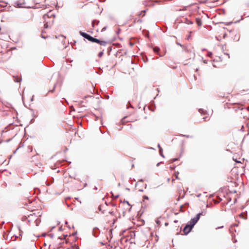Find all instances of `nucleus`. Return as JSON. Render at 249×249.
Here are the masks:
<instances>
[{
  "mask_svg": "<svg viewBox=\"0 0 249 249\" xmlns=\"http://www.w3.org/2000/svg\"><path fill=\"white\" fill-rule=\"evenodd\" d=\"M41 213L40 210H35L32 211L28 215L27 217L26 216L23 217L22 220L27 219L29 223H35V225L37 226L41 221Z\"/></svg>",
  "mask_w": 249,
  "mask_h": 249,
  "instance_id": "obj_1",
  "label": "nucleus"
},
{
  "mask_svg": "<svg viewBox=\"0 0 249 249\" xmlns=\"http://www.w3.org/2000/svg\"><path fill=\"white\" fill-rule=\"evenodd\" d=\"M203 213H198L194 218L191 219L189 224L186 225L183 229V232L185 234H188L190 232L194 226L197 223L200 218L201 215H204Z\"/></svg>",
  "mask_w": 249,
  "mask_h": 249,
  "instance_id": "obj_2",
  "label": "nucleus"
},
{
  "mask_svg": "<svg viewBox=\"0 0 249 249\" xmlns=\"http://www.w3.org/2000/svg\"><path fill=\"white\" fill-rule=\"evenodd\" d=\"M79 34L80 35L82 36L83 37H85V38L87 39L88 40H89V41L90 42H95V43H98L101 46H106V45L107 44V42L106 41H104V40H100L97 38H94L93 37H92L91 36H90V35L84 33V32H83L82 31H80L79 32Z\"/></svg>",
  "mask_w": 249,
  "mask_h": 249,
  "instance_id": "obj_3",
  "label": "nucleus"
},
{
  "mask_svg": "<svg viewBox=\"0 0 249 249\" xmlns=\"http://www.w3.org/2000/svg\"><path fill=\"white\" fill-rule=\"evenodd\" d=\"M231 37L233 41H238L240 39V34L237 31H232L231 32Z\"/></svg>",
  "mask_w": 249,
  "mask_h": 249,
  "instance_id": "obj_4",
  "label": "nucleus"
},
{
  "mask_svg": "<svg viewBox=\"0 0 249 249\" xmlns=\"http://www.w3.org/2000/svg\"><path fill=\"white\" fill-rule=\"evenodd\" d=\"M18 5L19 7H28L29 6L26 5V3L24 2H19L18 3Z\"/></svg>",
  "mask_w": 249,
  "mask_h": 249,
  "instance_id": "obj_5",
  "label": "nucleus"
},
{
  "mask_svg": "<svg viewBox=\"0 0 249 249\" xmlns=\"http://www.w3.org/2000/svg\"><path fill=\"white\" fill-rule=\"evenodd\" d=\"M233 160L237 163H242V160H243V159L240 158H239V160H237L236 158H235V156H233Z\"/></svg>",
  "mask_w": 249,
  "mask_h": 249,
  "instance_id": "obj_6",
  "label": "nucleus"
},
{
  "mask_svg": "<svg viewBox=\"0 0 249 249\" xmlns=\"http://www.w3.org/2000/svg\"><path fill=\"white\" fill-rule=\"evenodd\" d=\"M153 51L155 52V53H158L159 51H160V48L159 47H154L153 48Z\"/></svg>",
  "mask_w": 249,
  "mask_h": 249,
  "instance_id": "obj_7",
  "label": "nucleus"
},
{
  "mask_svg": "<svg viewBox=\"0 0 249 249\" xmlns=\"http://www.w3.org/2000/svg\"><path fill=\"white\" fill-rule=\"evenodd\" d=\"M137 95L135 93H134L133 95V96H132V100L135 101L137 99Z\"/></svg>",
  "mask_w": 249,
  "mask_h": 249,
  "instance_id": "obj_8",
  "label": "nucleus"
},
{
  "mask_svg": "<svg viewBox=\"0 0 249 249\" xmlns=\"http://www.w3.org/2000/svg\"><path fill=\"white\" fill-rule=\"evenodd\" d=\"M103 53H104L103 51H102V52H100V53H99V54H98V56H99V57H101L102 56V55H103Z\"/></svg>",
  "mask_w": 249,
  "mask_h": 249,
  "instance_id": "obj_9",
  "label": "nucleus"
},
{
  "mask_svg": "<svg viewBox=\"0 0 249 249\" xmlns=\"http://www.w3.org/2000/svg\"><path fill=\"white\" fill-rule=\"evenodd\" d=\"M178 175H179V173L178 172H177V173H175L176 178L177 179H179L178 177Z\"/></svg>",
  "mask_w": 249,
  "mask_h": 249,
  "instance_id": "obj_10",
  "label": "nucleus"
},
{
  "mask_svg": "<svg viewBox=\"0 0 249 249\" xmlns=\"http://www.w3.org/2000/svg\"><path fill=\"white\" fill-rule=\"evenodd\" d=\"M143 199H148V197L146 196H143Z\"/></svg>",
  "mask_w": 249,
  "mask_h": 249,
  "instance_id": "obj_11",
  "label": "nucleus"
},
{
  "mask_svg": "<svg viewBox=\"0 0 249 249\" xmlns=\"http://www.w3.org/2000/svg\"><path fill=\"white\" fill-rule=\"evenodd\" d=\"M197 24H198L199 26H200V25H201V21H197Z\"/></svg>",
  "mask_w": 249,
  "mask_h": 249,
  "instance_id": "obj_12",
  "label": "nucleus"
},
{
  "mask_svg": "<svg viewBox=\"0 0 249 249\" xmlns=\"http://www.w3.org/2000/svg\"><path fill=\"white\" fill-rule=\"evenodd\" d=\"M177 160V159H172V161L173 162L175 161H176V160Z\"/></svg>",
  "mask_w": 249,
  "mask_h": 249,
  "instance_id": "obj_13",
  "label": "nucleus"
},
{
  "mask_svg": "<svg viewBox=\"0 0 249 249\" xmlns=\"http://www.w3.org/2000/svg\"><path fill=\"white\" fill-rule=\"evenodd\" d=\"M66 236L63 235V237H60L61 239H65Z\"/></svg>",
  "mask_w": 249,
  "mask_h": 249,
  "instance_id": "obj_14",
  "label": "nucleus"
},
{
  "mask_svg": "<svg viewBox=\"0 0 249 249\" xmlns=\"http://www.w3.org/2000/svg\"><path fill=\"white\" fill-rule=\"evenodd\" d=\"M20 81H21V79H19V80L17 81V82H20Z\"/></svg>",
  "mask_w": 249,
  "mask_h": 249,
  "instance_id": "obj_15",
  "label": "nucleus"
},
{
  "mask_svg": "<svg viewBox=\"0 0 249 249\" xmlns=\"http://www.w3.org/2000/svg\"><path fill=\"white\" fill-rule=\"evenodd\" d=\"M20 81H21V79H19V80L17 81V82H20Z\"/></svg>",
  "mask_w": 249,
  "mask_h": 249,
  "instance_id": "obj_16",
  "label": "nucleus"
},
{
  "mask_svg": "<svg viewBox=\"0 0 249 249\" xmlns=\"http://www.w3.org/2000/svg\"><path fill=\"white\" fill-rule=\"evenodd\" d=\"M138 184V182H137V183L136 184V185H137Z\"/></svg>",
  "mask_w": 249,
  "mask_h": 249,
  "instance_id": "obj_17",
  "label": "nucleus"
},
{
  "mask_svg": "<svg viewBox=\"0 0 249 249\" xmlns=\"http://www.w3.org/2000/svg\"><path fill=\"white\" fill-rule=\"evenodd\" d=\"M138 184V182H137V183L136 184V185H137Z\"/></svg>",
  "mask_w": 249,
  "mask_h": 249,
  "instance_id": "obj_18",
  "label": "nucleus"
},
{
  "mask_svg": "<svg viewBox=\"0 0 249 249\" xmlns=\"http://www.w3.org/2000/svg\"><path fill=\"white\" fill-rule=\"evenodd\" d=\"M138 184V182H137V183L136 184V185H137Z\"/></svg>",
  "mask_w": 249,
  "mask_h": 249,
  "instance_id": "obj_19",
  "label": "nucleus"
}]
</instances>
